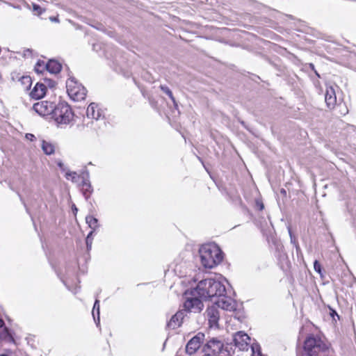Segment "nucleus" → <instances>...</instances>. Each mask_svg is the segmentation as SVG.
Here are the masks:
<instances>
[{
    "label": "nucleus",
    "mask_w": 356,
    "mask_h": 356,
    "mask_svg": "<svg viewBox=\"0 0 356 356\" xmlns=\"http://www.w3.org/2000/svg\"><path fill=\"white\" fill-rule=\"evenodd\" d=\"M225 293L226 288L224 284L221 281L213 278L201 280L195 288L191 290L192 295L198 296L202 300H211V301Z\"/></svg>",
    "instance_id": "obj_1"
},
{
    "label": "nucleus",
    "mask_w": 356,
    "mask_h": 356,
    "mask_svg": "<svg viewBox=\"0 0 356 356\" xmlns=\"http://www.w3.org/2000/svg\"><path fill=\"white\" fill-rule=\"evenodd\" d=\"M201 264L205 268H213L223 259V252L216 243H206L199 249Z\"/></svg>",
    "instance_id": "obj_2"
},
{
    "label": "nucleus",
    "mask_w": 356,
    "mask_h": 356,
    "mask_svg": "<svg viewBox=\"0 0 356 356\" xmlns=\"http://www.w3.org/2000/svg\"><path fill=\"white\" fill-rule=\"evenodd\" d=\"M304 354L297 356H333V351L319 338L307 337L304 342Z\"/></svg>",
    "instance_id": "obj_3"
},
{
    "label": "nucleus",
    "mask_w": 356,
    "mask_h": 356,
    "mask_svg": "<svg viewBox=\"0 0 356 356\" xmlns=\"http://www.w3.org/2000/svg\"><path fill=\"white\" fill-rule=\"evenodd\" d=\"M202 352L203 355L220 356V355H232L234 353L233 346L229 343H225L218 338L213 337L208 340L202 346Z\"/></svg>",
    "instance_id": "obj_4"
},
{
    "label": "nucleus",
    "mask_w": 356,
    "mask_h": 356,
    "mask_svg": "<svg viewBox=\"0 0 356 356\" xmlns=\"http://www.w3.org/2000/svg\"><path fill=\"white\" fill-rule=\"evenodd\" d=\"M74 113L70 106L65 102H60L54 107L51 116L58 126L67 125L73 120Z\"/></svg>",
    "instance_id": "obj_5"
},
{
    "label": "nucleus",
    "mask_w": 356,
    "mask_h": 356,
    "mask_svg": "<svg viewBox=\"0 0 356 356\" xmlns=\"http://www.w3.org/2000/svg\"><path fill=\"white\" fill-rule=\"evenodd\" d=\"M66 88L68 95L74 101H81L86 97V89L74 78H70L66 81Z\"/></svg>",
    "instance_id": "obj_6"
},
{
    "label": "nucleus",
    "mask_w": 356,
    "mask_h": 356,
    "mask_svg": "<svg viewBox=\"0 0 356 356\" xmlns=\"http://www.w3.org/2000/svg\"><path fill=\"white\" fill-rule=\"evenodd\" d=\"M191 295V297L186 296V300L184 303V309L183 310L186 311V314L187 312H200L204 307V305L201 300V298L198 296L192 295L191 291H186L185 295Z\"/></svg>",
    "instance_id": "obj_7"
},
{
    "label": "nucleus",
    "mask_w": 356,
    "mask_h": 356,
    "mask_svg": "<svg viewBox=\"0 0 356 356\" xmlns=\"http://www.w3.org/2000/svg\"><path fill=\"white\" fill-rule=\"evenodd\" d=\"M214 305L218 308H221L227 311H235L237 308V302L233 298L226 296V293L222 296H218V298L213 300Z\"/></svg>",
    "instance_id": "obj_8"
},
{
    "label": "nucleus",
    "mask_w": 356,
    "mask_h": 356,
    "mask_svg": "<svg viewBox=\"0 0 356 356\" xmlns=\"http://www.w3.org/2000/svg\"><path fill=\"white\" fill-rule=\"evenodd\" d=\"M204 340V334L198 332L192 337L186 346V353L189 355L195 354L200 348Z\"/></svg>",
    "instance_id": "obj_9"
},
{
    "label": "nucleus",
    "mask_w": 356,
    "mask_h": 356,
    "mask_svg": "<svg viewBox=\"0 0 356 356\" xmlns=\"http://www.w3.org/2000/svg\"><path fill=\"white\" fill-rule=\"evenodd\" d=\"M54 104L48 101H41L33 104V110L42 116H51Z\"/></svg>",
    "instance_id": "obj_10"
},
{
    "label": "nucleus",
    "mask_w": 356,
    "mask_h": 356,
    "mask_svg": "<svg viewBox=\"0 0 356 356\" xmlns=\"http://www.w3.org/2000/svg\"><path fill=\"white\" fill-rule=\"evenodd\" d=\"M89 178L90 175L88 171L82 173V180L80 187L81 191L86 201L89 200L93 193V188Z\"/></svg>",
    "instance_id": "obj_11"
},
{
    "label": "nucleus",
    "mask_w": 356,
    "mask_h": 356,
    "mask_svg": "<svg viewBox=\"0 0 356 356\" xmlns=\"http://www.w3.org/2000/svg\"><path fill=\"white\" fill-rule=\"evenodd\" d=\"M205 313L209 321V326L211 327H218L220 318L218 308L215 305L209 306L207 307Z\"/></svg>",
    "instance_id": "obj_12"
},
{
    "label": "nucleus",
    "mask_w": 356,
    "mask_h": 356,
    "mask_svg": "<svg viewBox=\"0 0 356 356\" xmlns=\"http://www.w3.org/2000/svg\"><path fill=\"white\" fill-rule=\"evenodd\" d=\"M234 346L245 350L250 342V337L244 332L239 331L233 337Z\"/></svg>",
    "instance_id": "obj_13"
},
{
    "label": "nucleus",
    "mask_w": 356,
    "mask_h": 356,
    "mask_svg": "<svg viewBox=\"0 0 356 356\" xmlns=\"http://www.w3.org/2000/svg\"><path fill=\"white\" fill-rule=\"evenodd\" d=\"M186 316V311L181 309L179 310L175 315H173L170 320L168 322L167 326L170 329H175L182 324L184 317Z\"/></svg>",
    "instance_id": "obj_14"
},
{
    "label": "nucleus",
    "mask_w": 356,
    "mask_h": 356,
    "mask_svg": "<svg viewBox=\"0 0 356 356\" xmlns=\"http://www.w3.org/2000/svg\"><path fill=\"white\" fill-rule=\"evenodd\" d=\"M86 115L88 118L99 120L104 117V113L97 104L91 103L87 108Z\"/></svg>",
    "instance_id": "obj_15"
},
{
    "label": "nucleus",
    "mask_w": 356,
    "mask_h": 356,
    "mask_svg": "<svg viewBox=\"0 0 356 356\" xmlns=\"http://www.w3.org/2000/svg\"><path fill=\"white\" fill-rule=\"evenodd\" d=\"M325 101L329 108H333L337 104L336 92L332 86L327 87Z\"/></svg>",
    "instance_id": "obj_16"
},
{
    "label": "nucleus",
    "mask_w": 356,
    "mask_h": 356,
    "mask_svg": "<svg viewBox=\"0 0 356 356\" xmlns=\"http://www.w3.org/2000/svg\"><path fill=\"white\" fill-rule=\"evenodd\" d=\"M47 91V87L44 83H37L30 92V96L36 99L42 98Z\"/></svg>",
    "instance_id": "obj_17"
},
{
    "label": "nucleus",
    "mask_w": 356,
    "mask_h": 356,
    "mask_svg": "<svg viewBox=\"0 0 356 356\" xmlns=\"http://www.w3.org/2000/svg\"><path fill=\"white\" fill-rule=\"evenodd\" d=\"M47 71L51 74H57L60 72L62 69L61 64L54 59L49 60L47 63Z\"/></svg>",
    "instance_id": "obj_18"
},
{
    "label": "nucleus",
    "mask_w": 356,
    "mask_h": 356,
    "mask_svg": "<svg viewBox=\"0 0 356 356\" xmlns=\"http://www.w3.org/2000/svg\"><path fill=\"white\" fill-rule=\"evenodd\" d=\"M41 147L44 153L47 155H51L55 152L54 145L51 143L44 140H42Z\"/></svg>",
    "instance_id": "obj_19"
},
{
    "label": "nucleus",
    "mask_w": 356,
    "mask_h": 356,
    "mask_svg": "<svg viewBox=\"0 0 356 356\" xmlns=\"http://www.w3.org/2000/svg\"><path fill=\"white\" fill-rule=\"evenodd\" d=\"M86 222L92 229L91 231H94V232L100 227L98 219L92 216H87L86 217Z\"/></svg>",
    "instance_id": "obj_20"
},
{
    "label": "nucleus",
    "mask_w": 356,
    "mask_h": 356,
    "mask_svg": "<svg viewBox=\"0 0 356 356\" xmlns=\"http://www.w3.org/2000/svg\"><path fill=\"white\" fill-rule=\"evenodd\" d=\"M99 301L98 300H96L95 301L93 309L92 312V314L94 318L95 322L96 323L97 325L98 326L100 322L99 319Z\"/></svg>",
    "instance_id": "obj_21"
},
{
    "label": "nucleus",
    "mask_w": 356,
    "mask_h": 356,
    "mask_svg": "<svg viewBox=\"0 0 356 356\" xmlns=\"http://www.w3.org/2000/svg\"><path fill=\"white\" fill-rule=\"evenodd\" d=\"M65 177L67 180H70L73 183H78L81 179L82 180V175H78L76 172L67 171Z\"/></svg>",
    "instance_id": "obj_22"
},
{
    "label": "nucleus",
    "mask_w": 356,
    "mask_h": 356,
    "mask_svg": "<svg viewBox=\"0 0 356 356\" xmlns=\"http://www.w3.org/2000/svg\"><path fill=\"white\" fill-rule=\"evenodd\" d=\"M4 325V322L2 319L0 318V328ZM0 339H7V340H13L11 334L10 333L9 330L7 327H4L1 334H0Z\"/></svg>",
    "instance_id": "obj_23"
},
{
    "label": "nucleus",
    "mask_w": 356,
    "mask_h": 356,
    "mask_svg": "<svg viewBox=\"0 0 356 356\" xmlns=\"http://www.w3.org/2000/svg\"><path fill=\"white\" fill-rule=\"evenodd\" d=\"M160 88L165 95H167L170 97V99L172 100L174 106L175 107H177V103L175 100V98L173 96V94H172L171 90L167 86H163V85H161L160 86Z\"/></svg>",
    "instance_id": "obj_24"
},
{
    "label": "nucleus",
    "mask_w": 356,
    "mask_h": 356,
    "mask_svg": "<svg viewBox=\"0 0 356 356\" xmlns=\"http://www.w3.org/2000/svg\"><path fill=\"white\" fill-rule=\"evenodd\" d=\"M46 63L44 60H39L34 67L35 72L38 74H42L45 70H47Z\"/></svg>",
    "instance_id": "obj_25"
},
{
    "label": "nucleus",
    "mask_w": 356,
    "mask_h": 356,
    "mask_svg": "<svg viewBox=\"0 0 356 356\" xmlns=\"http://www.w3.org/2000/svg\"><path fill=\"white\" fill-rule=\"evenodd\" d=\"M93 234H94V231H90L86 237V247H87L88 250H91L92 241H93V237H92Z\"/></svg>",
    "instance_id": "obj_26"
},
{
    "label": "nucleus",
    "mask_w": 356,
    "mask_h": 356,
    "mask_svg": "<svg viewBox=\"0 0 356 356\" xmlns=\"http://www.w3.org/2000/svg\"><path fill=\"white\" fill-rule=\"evenodd\" d=\"M314 268L316 273L322 275V268L318 261L315 260L314 262Z\"/></svg>",
    "instance_id": "obj_27"
},
{
    "label": "nucleus",
    "mask_w": 356,
    "mask_h": 356,
    "mask_svg": "<svg viewBox=\"0 0 356 356\" xmlns=\"http://www.w3.org/2000/svg\"><path fill=\"white\" fill-rule=\"evenodd\" d=\"M275 245L276 250L278 252L277 256L282 257V252L283 251V248H284L283 245L281 243H277V242H275Z\"/></svg>",
    "instance_id": "obj_28"
},
{
    "label": "nucleus",
    "mask_w": 356,
    "mask_h": 356,
    "mask_svg": "<svg viewBox=\"0 0 356 356\" xmlns=\"http://www.w3.org/2000/svg\"><path fill=\"white\" fill-rule=\"evenodd\" d=\"M288 230H289V236H290V238H291V242L292 243H293V244L296 245V249H297V250H298L299 249V247H298V244H297V243H296V238H295V236L293 235V233H292V232H291V228H290V227H288Z\"/></svg>",
    "instance_id": "obj_29"
},
{
    "label": "nucleus",
    "mask_w": 356,
    "mask_h": 356,
    "mask_svg": "<svg viewBox=\"0 0 356 356\" xmlns=\"http://www.w3.org/2000/svg\"><path fill=\"white\" fill-rule=\"evenodd\" d=\"M57 273V275L58 276L60 277V279L61 280V281L63 282V283L65 284V286L69 289V290H71V289L70 288L69 285H68V282H67V277H65V276H63L60 275V273L59 272H56Z\"/></svg>",
    "instance_id": "obj_30"
},
{
    "label": "nucleus",
    "mask_w": 356,
    "mask_h": 356,
    "mask_svg": "<svg viewBox=\"0 0 356 356\" xmlns=\"http://www.w3.org/2000/svg\"><path fill=\"white\" fill-rule=\"evenodd\" d=\"M22 81L23 83H27L28 84L27 88L29 87H30L31 83V79L30 76H23Z\"/></svg>",
    "instance_id": "obj_31"
},
{
    "label": "nucleus",
    "mask_w": 356,
    "mask_h": 356,
    "mask_svg": "<svg viewBox=\"0 0 356 356\" xmlns=\"http://www.w3.org/2000/svg\"><path fill=\"white\" fill-rule=\"evenodd\" d=\"M252 356H264L261 354V350H260L259 348L255 349L254 347H252Z\"/></svg>",
    "instance_id": "obj_32"
},
{
    "label": "nucleus",
    "mask_w": 356,
    "mask_h": 356,
    "mask_svg": "<svg viewBox=\"0 0 356 356\" xmlns=\"http://www.w3.org/2000/svg\"><path fill=\"white\" fill-rule=\"evenodd\" d=\"M33 9L34 11L38 12V13L39 15L42 13V8L39 5L33 4Z\"/></svg>",
    "instance_id": "obj_33"
},
{
    "label": "nucleus",
    "mask_w": 356,
    "mask_h": 356,
    "mask_svg": "<svg viewBox=\"0 0 356 356\" xmlns=\"http://www.w3.org/2000/svg\"><path fill=\"white\" fill-rule=\"evenodd\" d=\"M25 138L30 141H33L35 140V136L32 134H26Z\"/></svg>",
    "instance_id": "obj_34"
},
{
    "label": "nucleus",
    "mask_w": 356,
    "mask_h": 356,
    "mask_svg": "<svg viewBox=\"0 0 356 356\" xmlns=\"http://www.w3.org/2000/svg\"><path fill=\"white\" fill-rule=\"evenodd\" d=\"M257 206L260 211L263 210L264 208V205L262 202H257Z\"/></svg>",
    "instance_id": "obj_35"
},
{
    "label": "nucleus",
    "mask_w": 356,
    "mask_h": 356,
    "mask_svg": "<svg viewBox=\"0 0 356 356\" xmlns=\"http://www.w3.org/2000/svg\"><path fill=\"white\" fill-rule=\"evenodd\" d=\"M58 166L62 170H65L64 169V165L63 163L61 162V161H59L58 163Z\"/></svg>",
    "instance_id": "obj_36"
},
{
    "label": "nucleus",
    "mask_w": 356,
    "mask_h": 356,
    "mask_svg": "<svg viewBox=\"0 0 356 356\" xmlns=\"http://www.w3.org/2000/svg\"><path fill=\"white\" fill-rule=\"evenodd\" d=\"M331 315L333 318H334V315H336L338 317V318H339V316L337 314V313L335 311H332V313L331 314Z\"/></svg>",
    "instance_id": "obj_37"
},
{
    "label": "nucleus",
    "mask_w": 356,
    "mask_h": 356,
    "mask_svg": "<svg viewBox=\"0 0 356 356\" xmlns=\"http://www.w3.org/2000/svg\"><path fill=\"white\" fill-rule=\"evenodd\" d=\"M31 50L29 49H27L24 51V55H27L28 54H31Z\"/></svg>",
    "instance_id": "obj_38"
},
{
    "label": "nucleus",
    "mask_w": 356,
    "mask_h": 356,
    "mask_svg": "<svg viewBox=\"0 0 356 356\" xmlns=\"http://www.w3.org/2000/svg\"><path fill=\"white\" fill-rule=\"evenodd\" d=\"M280 193H281L282 195H286V190H285V189H284V188H282V189L280 190Z\"/></svg>",
    "instance_id": "obj_39"
},
{
    "label": "nucleus",
    "mask_w": 356,
    "mask_h": 356,
    "mask_svg": "<svg viewBox=\"0 0 356 356\" xmlns=\"http://www.w3.org/2000/svg\"><path fill=\"white\" fill-rule=\"evenodd\" d=\"M113 65H118V63H117V60H115V61H113ZM114 70H115V71H118L117 66H115V67H114Z\"/></svg>",
    "instance_id": "obj_40"
},
{
    "label": "nucleus",
    "mask_w": 356,
    "mask_h": 356,
    "mask_svg": "<svg viewBox=\"0 0 356 356\" xmlns=\"http://www.w3.org/2000/svg\"><path fill=\"white\" fill-rule=\"evenodd\" d=\"M72 209H73V211L74 213H76V212H77V208L76 207V206L74 204H73V206H72Z\"/></svg>",
    "instance_id": "obj_41"
},
{
    "label": "nucleus",
    "mask_w": 356,
    "mask_h": 356,
    "mask_svg": "<svg viewBox=\"0 0 356 356\" xmlns=\"http://www.w3.org/2000/svg\"><path fill=\"white\" fill-rule=\"evenodd\" d=\"M309 66H310L311 69H312L313 71L316 70H315V68H314V64L310 63V64H309Z\"/></svg>",
    "instance_id": "obj_42"
},
{
    "label": "nucleus",
    "mask_w": 356,
    "mask_h": 356,
    "mask_svg": "<svg viewBox=\"0 0 356 356\" xmlns=\"http://www.w3.org/2000/svg\"><path fill=\"white\" fill-rule=\"evenodd\" d=\"M50 19L53 22H58V19L56 17H51Z\"/></svg>",
    "instance_id": "obj_43"
},
{
    "label": "nucleus",
    "mask_w": 356,
    "mask_h": 356,
    "mask_svg": "<svg viewBox=\"0 0 356 356\" xmlns=\"http://www.w3.org/2000/svg\"><path fill=\"white\" fill-rule=\"evenodd\" d=\"M314 73L316 74V75L318 78H320V75H319V74L317 72V71H316V70H314Z\"/></svg>",
    "instance_id": "obj_44"
},
{
    "label": "nucleus",
    "mask_w": 356,
    "mask_h": 356,
    "mask_svg": "<svg viewBox=\"0 0 356 356\" xmlns=\"http://www.w3.org/2000/svg\"><path fill=\"white\" fill-rule=\"evenodd\" d=\"M24 207H26V210L27 213H29V209L26 207V204L24 202Z\"/></svg>",
    "instance_id": "obj_45"
},
{
    "label": "nucleus",
    "mask_w": 356,
    "mask_h": 356,
    "mask_svg": "<svg viewBox=\"0 0 356 356\" xmlns=\"http://www.w3.org/2000/svg\"><path fill=\"white\" fill-rule=\"evenodd\" d=\"M77 292H78V289L76 288V289H74V291H73V293H76Z\"/></svg>",
    "instance_id": "obj_46"
},
{
    "label": "nucleus",
    "mask_w": 356,
    "mask_h": 356,
    "mask_svg": "<svg viewBox=\"0 0 356 356\" xmlns=\"http://www.w3.org/2000/svg\"><path fill=\"white\" fill-rule=\"evenodd\" d=\"M197 159L199 161H200L202 163V159L200 157L197 156Z\"/></svg>",
    "instance_id": "obj_47"
},
{
    "label": "nucleus",
    "mask_w": 356,
    "mask_h": 356,
    "mask_svg": "<svg viewBox=\"0 0 356 356\" xmlns=\"http://www.w3.org/2000/svg\"><path fill=\"white\" fill-rule=\"evenodd\" d=\"M0 356H8V355H6V354H2V355H0Z\"/></svg>",
    "instance_id": "obj_48"
}]
</instances>
